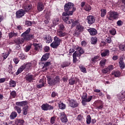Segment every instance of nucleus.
Instances as JSON below:
<instances>
[{"mask_svg": "<svg viewBox=\"0 0 125 125\" xmlns=\"http://www.w3.org/2000/svg\"><path fill=\"white\" fill-rule=\"evenodd\" d=\"M64 12L62 14V19L63 21L66 22L68 20V17L72 16L74 14V12L76 11V7L74 3L68 2L64 5Z\"/></svg>", "mask_w": 125, "mask_h": 125, "instance_id": "obj_1", "label": "nucleus"}, {"mask_svg": "<svg viewBox=\"0 0 125 125\" xmlns=\"http://www.w3.org/2000/svg\"><path fill=\"white\" fill-rule=\"evenodd\" d=\"M31 32V28H28L21 35V37L23 38H18L14 41L15 43L17 44H22L24 42V41H31V40H34L35 38V35L34 34H30Z\"/></svg>", "mask_w": 125, "mask_h": 125, "instance_id": "obj_2", "label": "nucleus"}, {"mask_svg": "<svg viewBox=\"0 0 125 125\" xmlns=\"http://www.w3.org/2000/svg\"><path fill=\"white\" fill-rule=\"evenodd\" d=\"M47 81L50 86H53L54 85H55L56 83H60V78L58 76H56L55 78L48 76H47Z\"/></svg>", "mask_w": 125, "mask_h": 125, "instance_id": "obj_3", "label": "nucleus"}, {"mask_svg": "<svg viewBox=\"0 0 125 125\" xmlns=\"http://www.w3.org/2000/svg\"><path fill=\"white\" fill-rule=\"evenodd\" d=\"M106 18L109 21H114V20H117L119 18V13L118 12L111 11L109 12L108 15L106 16Z\"/></svg>", "mask_w": 125, "mask_h": 125, "instance_id": "obj_4", "label": "nucleus"}, {"mask_svg": "<svg viewBox=\"0 0 125 125\" xmlns=\"http://www.w3.org/2000/svg\"><path fill=\"white\" fill-rule=\"evenodd\" d=\"M82 103L83 106L86 105V102H90L92 99V96H88L87 98V93H83V97H82Z\"/></svg>", "mask_w": 125, "mask_h": 125, "instance_id": "obj_5", "label": "nucleus"}, {"mask_svg": "<svg viewBox=\"0 0 125 125\" xmlns=\"http://www.w3.org/2000/svg\"><path fill=\"white\" fill-rule=\"evenodd\" d=\"M62 42V40L57 36L54 38V42L50 44L51 47L52 48H57L60 45V42Z\"/></svg>", "mask_w": 125, "mask_h": 125, "instance_id": "obj_6", "label": "nucleus"}, {"mask_svg": "<svg viewBox=\"0 0 125 125\" xmlns=\"http://www.w3.org/2000/svg\"><path fill=\"white\" fill-rule=\"evenodd\" d=\"M84 30V27H83L81 23H79L76 25V29L74 31V34L76 36H79L83 32Z\"/></svg>", "mask_w": 125, "mask_h": 125, "instance_id": "obj_7", "label": "nucleus"}, {"mask_svg": "<svg viewBox=\"0 0 125 125\" xmlns=\"http://www.w3.org/2000/svg\"><path fill=\"white\" fill-rule=\"evenodd\" d=\"M22 7L25 13L29 12V11L32 9V4L30 3L29 1H25L23 4Z\"/></svg>", "mask_w": 125, "mask_h": 125, "instance_id": "obj_8", "label": "nucleus"}, {"mask_svg": "<svg viewBox=\"0 0 125 125\" xmlns=\"http://www.w3.org/2000/svg\"><path fill=\"white\" fill-rule=\"evenodd\" d=\"M63 22H65L66 24H72V27H75V26H77V25H78V24H80L79 20L74 21L73 19H70V17H68V19L66 20V21H63Z\"/></svg>", "mask_w": 125, "mask_h": 125, "instance_id": "obj_9", "label": "nucleus"}, {"mask_svg": "<svg viewBox=\"0 0 125 125\" xmlns=\"http://www.w3.org/2000/svg\"><path fill=\"white\" fill-rule=\"evenodd\" d=\"M68 106L71 107V108H77V107H79V103L76 100L71 99L68 100Z\"/></svg>", "mask_w": 125, "mask_h": 125, "instance_id": "obj_10", "label": "nucleus"}, {"mask_svg": "<svg viewBox=\"0 0 125 125\" xmlns=\"http://www.w3.org/2000/svg\"><path fill=\"white\" fill-rule=\"evenodd\" d=\"M25 14H26L25 11L23 9H21L16 11V17L18 19L22 18L23 16H24Z\"/></svg>", "mask_w": 125, "mask_h": 125, "instance_id": "obj_11", "label": "nucleus"}, {"mask_svg": "<svg viewBox=\"0 0 125 125\" xmlns=\"http://www.w3.org/2000/svg\"><path fill=\"white\" fill-rule=\"evenodd\" d=\"M60 119L62 122L66 124L68 122V119L67 118V115L65 114V112H62L60 113Z\"/></svg>", "mask_w": 125, "mask_h": 125, "instance_id": "obj_12", "label": "nucleus"}, {"mask_svg": "<svg viewBox=\"0 0 125 125\" xmlns=\"http://www.w3.org/2000/svg\"><path fill=\"white\" fill-rule=\"evenodd\" d=\"M42 109L43 111H50V110H53V106L51 105H49L48 104H43L42 105Z\"/></svg>", "mask_w": 125, "mask_h": 125, "instance_id": "obj_13", "label": "nucleus"}, {"mask_svg": "<svg viewBox=\"0 0 125 125\" xmlns=\"http://www.w3.org/2000/svg\"><path fill=\"white\" fill-rule=\"evenodd\" d=\"M76 51H77V57H81L83 53H84V50L83 49V47H80L78 46L76 48H75Z\"/></svg>", "mask_w": 125, "mask_h": 125, "instance_id": "obj_14", "label": "nucleus"}, {"mask_svg": "<svg viewBox=\"0 0 125 125\" xmlns=\"http://www.w3.org/2000/svg\"><path fill=\"white\" fill-rule=\"evenodd\" d=\"M86 21L89 25H92L95 22V17L92 15H89L87 17Z\"/></svg>", "mask_w": 125, "mask_h": 125, "instance_id": "obj_15", "label": "nucleus"}, {"mask_svg": "<svg viewBox=\"0 0 125 125\" xmlns=\"http://www.w3.org/2000/svg\"><path fill=\"white\" fill-rule=\"evenodd\" d=\"M114 70V66L110 65L107 66L106 68H104L102 70L103 74H110L111 71Z\"/></svg>", "mask_w": 125, "mask_h": 125, "instance_id": "obj_16", "label": "nucleus"}, {"mask_svg": "<svg viewBox=\"0 0 125 125\" xmlns=\"http://www.w3.org/2000/svg\"><path fill=\"white\" fill-rule=\"evenodd\" d=\"M68 82L69 84H70V85H74L75 83L76 84L77 83H79L80 82V79H79L77 77H74L69 79L68 80Z\"/></svg>", "mask_w": 125, "mask_h": 125, "instance_id": "obj_17", "label": "nucleus"}, {"mask_svg": "<svg viewBox=\"0 0 125 125\" xmlns=\"http://www.w3.org/2000/svg\"><path fill=\"white\" fill-rule=\"evenodd\" d=\"M44 9V4L42 1L38 2L37 3V10L39 12H41Z\"/></svg>", "mask_w": 125, "mask_h": 125, "instance_id": "obj_18", "label": "nucleus"}, {"mask_svg": "<svg viewBox=\"0 0 125 125\" xmlns=\"http://www.w3.org/2000/svg\"><path fill=\"white\" fill-rule=\"evenodd\" d=\"M25 79L27 82H28V83H32V81H34V75L28 74V75H26Z\"/></svg>", "mask_w": 125, "mask_h": 125, "instance_id": "obj_19", "label": "nucleus"}, {"mask_svg": "<svg viewBox=\"0 0 125 125\" xmlns=\"http://www.w3.org/2000/svg\"><path fill=\"white\" fill-rule=\"evenodd\" d=\"M91 36H96L97 35V30L94 28H90L87 29Z\"/></svg>", "mask_w": 125, "mask_h": 125, "instance_id": "obj_20", "label": "nucleus"}, {"mask_svg": "<svg viewBox=\"0 0 125 125\" xmlns=\"http://www.w3.org/2000/svg\"><path fill=\"white\" fill-rule=\"evenodd\" d=\"M57 35L60 38H63L67 36V32H64L63 30H59Z\"/></svg>", "mask_w": 125, "mask_h": 125, "instance_id": "obj_21", "label": "nucleus"}, {"mask_svg": "<svg viewBox=\"0 0 125 125\" xmlns=\"http://www.w3.org/2000/svg\"><path fill=\"white\" fill-rule=\"evenodd\" d=\"M49 55H50L49 53H45L44 55H43L41 59L42 62H45V61H46V60L49 58Z\"/></svg>", "mask_w": 125, "mask_h": 125, "instance_id": "obj_22", "label": "nucleus"}, {"mask_svg": "<svg viewBox=\"0 0 125 125\" xmlns=\"http://www.w3.org/2000/svg\"><path fill=\"white\" fill-rule=\"evenodd\" d=\"M24 70H25V64L21 65L20 67V68L18 69L17 72H16V75L18 76V75H19V74H21L22 71H24Z\"/></svg>", "mask_w": 125, "mask_h": 125, "instance_id": "obj_23", "label": "nucleus"}, {"mask_svg": "<svg viewBox=\"0 0 125 125\" xmlns=\"http://www.w3.org/2000/svg\"><path fill=\"white\" fill-rule=\"evenodd\" d=\"M45 83L44 82V80L43 79H41L40 80V84L37 85V88H42L43 86H44V84Z\"/></svg>", "mask_w": 125, "mask_h": 125, "instance_id": "obj_24", "label": "nucleus"}, {"mask_svg": "<svg viewBox=\"0 0 125 125\" xmlns=\"http://www.w3.org/2000/svg\"><path fill=\"white\" fill-rule=\"evenodd\" d=\"M44 40L46 41V42L47 43H50V42H52V39H51V36L50 35H45L43 37Z\"/></svg>", "mask_w": 125, "mask_h": 125, "instance_id": "obj_25", "label": "nucleus"}, {"mask_svg": "<svg viewBox=\"0 0 125 125\" xmlns=\"http://www.w3.org/2000/svg\"><path fill=\"white\" fill-rule=\"evenodd\" d=\"M24 123H25L24 120L16 119L15 120V124L16 125H24Z\"/></svg>", "mask_w": 125, "mask_h": 125, "instance_id": "obj_26", "label": "nucleus"}, {"mask_svg": "<svg viewBox=\"0 0 125 125\" xmlns=\"http://www.w3.org/2000/svg\"><path fill=\"white\" fill-rule=\"evenodd\" d=\"M111 75H114L115 78H119L121 76V72L119 71L113 70L111 73Z\"/></svg>", "mask_w": 125, "mask_h": 125, "instance_id": "obj_27", "label": "nucleus"}, {"mask_svg": "<svg viewBox=\"0 0 125 125\" xmlns=\"http://www.w3.org/2000/svg\"><path fill=\"white\" fill-rule=\"evenodd\" d=\"M118 99L120 101H124L125 99V91L122 93L121 95H118Z\"/></svg>", "mask_w": 125, "mask_h": 125, "instance_id": "obj_28", "label": "nucleus"}, {"mask_svg": "<svg viewBox=\"0 0 125 125\" xmlns=\"http://www.w3.org/2000/svg\"><path fill=\"white\" fill-rule=\"evenodd\" d=\"M9 84L10 85V87H15L16 86V81L10 79Z\"/></svg>", "mask_w": 125, "mask_h": 125, "instance_id": "obj_29", "label": "nucleus"}, {"mask_svg": "<svg viewBox=\"0 0 125 125\" xmlns=\"http://www.w3.org/2000/svg\"><path fill=\"white\" fill-rule=\"evenodd\" d=\"M17 117V112L16 111H13L10 115V119L11 120H14Z\"/></svg>", "mask_w": 125, "mask_h": 125, "instance_id": "obj_30", "label": "nucleus"}, {"mask_svg": "<svg viewBox=\"0 0 125 125\" xmlns=\"http://www.w3.org/2000/svg\"><path fill=\"white\" fill-rule=\"evenodd\" d=\"M28 109H29V106L26 105L22 108V112L23 116H26L28 114Z\"/></svg>", "mask_w": 125, "mask_h": 125, "instance_id": "obj_31", "label": "nucleus"}, {"mask_svg": "<svg viewBox=\"0 0 125 125\" xmlns=\"http://www.w3.org/2000/svg\"><path fill=\"white\" fill-rule=\"evenodd\" d=\"M10 97L11 98V99L13 98H16V96H17V93H16V91L14 90L10 92Z\"/></svg>", "mask_w": 125, "mask_h": 125, "instance_id": "obj_32", "label": "nucleus"}, {"mask_svg": "<svg viewBox=\"0 0 125 125\" xmlns=\"http://www.w3.org/2000/svg\"><path fill=\"white\" fill-rule=\"evenodd\" d=\"M31 67H32V63H27L24 64V69L26 72L30 70Z\"/></svg>", "mask_w": 125, "mask_h": 125, "instance_id": "obj_33", "label": "nucleus"}, {"mask_svg": "<svg viewBox=\"0 0 125 125\" xmlns=\"http://www.w3.org/2000/svg\"><path fill=\"white\" fill-rule=\"evenodd\" d=\"M101 11V17H105L106 13H107V10L105 9H102Z\"/></svg>", "mask_w": 125, "mask_h": 125, "instance_id": "obj_34", "label": "nucleus"}, {"mask_svg": "<svg viewBox=\"0 0 125 125\" xmlns=\"http://www.w3.org/2000/svg\"><path fill=\"white\" fill-rule=\"evenodd\" d=\"M83 9L84 10H85V11H88V12H89V11L91 10V6L89 5V4H86L83 7Z\"/></svg>", "mask_w": 125, "mask_h": 125, "instance_id": "obj_35", "label": "nucleus"}, {"mask_svg": "<svg viewBox=\"0 0 125 125\" xmlns=\"http://www.w3.org/2000/svg\"><path fill=\"white\" fill-rule=\"evenodd\" d=\"M77 57H78V55L77 54V51H75L73 54V63H76L77 61H78V60L77 59Z\"/></svg>", "mask_w": 125, "mask_h": 125, "instance_id": "obj_36", "label": "nucleus"}, {"mask_svg": "<svg viewBox=\"0 0 125 125\" xmlns=\"http://www.w3.org/2000/svg\"><path fill=\"white\" fill-rule=\"evenodd\" d=\"M109 50H105L104 52L101 53V55L102 57H105V56H107V55H109Z\"/></svg>", "mask_w": 125, "mask_h": 125, "instance_id": "obj_37", "label": "nucleus"}, {"mask_svg": "<svg viewBox=\"0 0 125 125\" xmlns=\"http://www.w3.org/2000/svg\"><path fill=\"white\" fill-rule=\"evenodd\" d=\"M59 107L62 110H65L66 109V104L63 103H61L59 104Z\"/></svg>", "mask_w": 125, "mask_h": 125, "instance_id": "obj_38", "label": "nucleus"}, {"mask_svg": "<svg viewBox=\"0 0 125 125\" xmlns=\"http://www.w3.org/2000/svg\"><path fill=\"white\" fill-rule=\"evenodd\" d=\"M17 36H18V33L10 32V33H9V39H11L13 38V37H17Z\"/></svg>", "mask_w": 125, "mask_h": 125, "instance_id": "obj_39", "label": "nucleus"}, {"mask_svg": "<svg viewBox=\"0 0 125 125\" xmlns=\"http://www.w3.org/2000/svg\"><path fill=\"white\" fill-rule=\"evenodd\" d=\"M14 109L15 111H17L18 114H21V112H22V109H21V107L18 106H15L14 107Z\"/></svg>", "mask_w": 125, "mask_h": 125, "instance_id": "obj_40", "label": "nucleus"}, {"mask_svg": "<svg viewBox=\"0 0 125 125\" xmlns=\"http://www.w3.org/2000/svg\"><path fill=\"white\" fill-rule=\"evenodd\" d=\"M79 68L83 73H86V68H85L83 65L80 64L79 65Z\"/></svg>", "mask_w": 125, "mask_h": 125, "instance_id": "obj_41", "label": "nucleus"}, {"mask_svg": "<svg viewBox=\"0 0 125 125\" xmlns=\"http://www.w3.org/2000/svg\"><path fill=\"white\" fill-rule=\"evenodd\" d=\"M86 124L87 125H90V123H91V117L90 115H88L86 118Z\"/></svg>", "mask_w": 125, "mask_h": 125, "instance_id": "obj_42", "label": "nucleus"}, {"mask_svg": "<svg viewBox=\"0 0 125 125\" xmlns=\"http://www.w3.org/2000/svg\"><path fill=\"white\" fill-rule=\"evenodd\" d=\"M45 20L44 21V22L45 24H48L49 23V21L50 20V19L49 18V16L45 15Z\"/></svg>", "mask_w": 125, "mask_h": 125, "instance_id": "obj_43", "label": "nucleus"}, {"mask_svg": "<svg viewBox=\"0 0 125 125\" xmlns=\"http://www.w3.org/2000/svg\"><path fill=\"white\" fill-rule=\"evenodd\" d=\"M97 42V38L96 37H94L91 38V43L92 44H96Z\"/></svg>", "mask_w": 125, "mask_h": 125, "instance_id": "obj_44", "label": "nucleus"}, {"mask_svg": "<svg viewBox=\"0 0 125 125\" xmlns=\"http://www.w3.org/2000/svg\"><path fill=\"white\" fill-rule=\"evenodd\" d=\"M100 59H99V56H96L95 57H94L93 58H92L91 59V61H92V62H97V61H99Z\"/></svg>", "mask_w": 125, "mask_h": 125, "instance_id": "obj_45", "label": "nucleus"}, {"mask_svg": "<svg viewBox=\"0 0 125 125\" xmlns=\"http://www.w3.org/2000/svg\"><path fill=\"white\" fill-rule=\"evenodd\" d=\"M55 120H56L55 117H52L50 119V124H51V125H54V124H55Z\"/></svg>", "mask_w": 125, "mask_h": 125, "instance_id": "obj_46", "label": "nucleus"}, {"mask_svg": "<svg viewBox=\"0 0 125 125\" xmlns=\"http://www.w3.org/2000/svg\"><path fill=\"white\" fill-rule=\"evenodd\" d=\"M109 33L112 36H115V35H116V29H112L109 30Z\"/></svg>", "mask_w": 125, "mask_h": 125, "instance_id": "obj_47", "label": "nucleus"}, {"mask_svg": "<svg viewBox=\"0 0 125 125\" xmlns=\"http://www.w3.org/2000/svg\"><path fill=\"white\" fill-rule=\"evenodd\" d=\"M34 45L35 46L34 49L35 50H39L40 49V44L38 43H34Z\"/></svg>", "mask_w": 125, "mask_h": 125, "instance_id": "obj_48", "label": "nucleus"}, {"mask_svg": "<svg viewBox=\"0 0 125 125\" xmlns=\"http://www.w3.org/2000/svg\"><path fill=\"white\" fill-rule=\"evenodd\" d=\"M119 48L120 50L125 51V44H120L119 45Z\"/></svg>", "mask_w": 125, "mask_h": 125, "instance_id": "obj_49", "label": "nucleus"}, {"mask_svg": "<svg viewBox=\"0 0 125 125\" xmlns=\"http://www.w3.org/2000/svg\"><path fill=\"white\" fill-rule=\"evenodd\" d=\"M70 63H62L61 64V66L62 67V68H65V67H68V66H70Z\"/></svg>", "mask_w": 125, "mask_h": 125, "instance_id": "obj_50", "label": "nucleus"}, {"mask_svg": "<svg viewBox=\"0 0 125 125\" xmlns=\"http://www.w3.org/2000/svg\"><path fill=\"white\" fill-rule=\"evenodd\" d=\"M56 96H58V93L55 92V91H53L51 94V97L54 98Z\"/></svg>", "mask_w": 125, "mask_h": 125, "instance_id": "obj_51", "label": "nucleus"}, {"mask_svg": "<svg viewBox=\"0 0 125 125\" xmlns=\"http://www.w3.org/2000/svg\"><path fill=\"white\" fill-rule=\"evenodd\" d=\"M105 42L107 43H111L112 42V39L111 37H108L106 39Z\"/></svg>", "mask_w": 125, "mask_h": 125, "instance_id": "obj_52", "label": "nucleus"}, {"mask_svg": "<svg viewBox=\"0 0 125 125\" xmlns=\"http://www.w3.org/2000/svg\"><path fill=\"white\" fill-rule=\"evenodd\" d=\"M44 50L45 52H48L49 50H50V48H49V46H45L44 47Z\"/></svg>", "mask_w": 125, "mask_h": 125, "instance_id": "obj_53", "label": "nucleus"}, {"mask_svg": "<svg viewBox=\"0 0 125 125\" xmlns=\"http://www.w3.org/2000/svg\"><path fill=\"white\" fill-rule=\"evenodd\" d=\"M64 29H65V26L63 25V24H61L60 25V30L59 31H63Z\"/></svg>", "mask_w": 125, "mask_h": 125, "instance_id": "obj_54", "label": "nucleus"}, {"mask_svg": "<svg viewBox=\"0 0 125 125\" xmlns=\"http://www.w3.org/2000/svg\"><path fill=\"white\" fill-rule=\"evenodd\" d=\"M123 24H124V22L121 20L118 21L117 22V25H118V26H122Z\"/></svg>", "mask_w": 125, "mask_h": 125, "instance_id": "obj_55", "label": "nucleus"}, {"mask_svg": "<svg viewBox=\"0 0 125 125\" xmlns=\"http://www.w3.org/2000/svg\"><path fill=\"white\" fill-rule=\"evenodd\" d=\"M31 47H32L31 45L26 46L25 47V51H26V52H28V51H29L30 49H31Z\"/></svg>", "mask_w": 125, "mask_h": 125, "instance_id": "obj_56", "label": "nucleus"}, {"mask_svg": "<svg viewBox=\"0 0 125 125\" xmlns=\"http://www.w3.org/2000/svg\"><path fill=\"white\" fill-rule=\"evenodd\" d=\"M119 66H120V69H125V63H119Z\"/></svg>", "mask_w": 125, "mask_h": 125, "instance_id": "obj_57", "label": "nucleus"}, {"mask_svg": "<svg viewBox=\"0 0 125 125\" xmlns=\"http://www.w3.org/2000/svg\"><path fill=\"white\" fill-rule=\"evenodd\" d=\"M25 24L26 25H27V26H32V21H25Z\"/></svg>", "mask_w": 125, "mask_h": 125, "instance_id": "obj_58", "label": "nucleus"}, {"mask_svg": "<svg viewBox=\"0 0 125 125\" xmlns=\"http://www.w3.org/2000/svg\"><path fill=\"white\" fill-rule=\"evenodd\" d=\"M22 107H23V106H26V105H28V101H22Z\"/></svg>", "mask_w": 125, "mask_h": 125, "instance_id": "obj_59", "label": "nucleus"}, {"mask_svg": "<svg viewBox=\"0 0 125 125\" xmlns=\"http://www.w3.org/2000/svg\"><path fill=\"white\" fill-rule=\"evenodd\" d=\"M20 58L22 60H24V59H26L24 55V54H21L20 55Z\"/></svg>", "mask_w": 125, "mask_h": 125, "instance_id": "obj_60", "label": "nucleus"}, {"mask_svg": "<svg viewBox=\"0 0 125 125\" xmlns=\"http://www.w3.org/2000/svg\"><path fill=\"white\" fill-rule=\"evenodd\" d=\"M16 105L18 106H20V107H22V102H17Z\"/></svg>", "mask_w": 125, "mask_h": 125, "instance_id": "obj_61", "label": "nucleus"}, {"mask_svg": "<svg viewBox=\"0 0 125 125\" xmlns=\"http://www.w3.org/2000/svg\"><path fill=\"white\" fill-rule=\"evenodd\" d=\"M87 44V43L86 42L83 41H82L81 42V45H82V46H85V45H86Z\"/></svg>", "mask_w": 125, "mask_h": 125, "instance_id": "obj_62", "label": "nucleus"}, {"mask_svg": "<svg viewBox=\"0 0 125 125\" xmlns=\"http://www.w3.org/2000/svg\"><path fill=\"white\" fill-rule=\"evenodd\" d=\"M13 61L15 63H19V59L18 58H15L13 59Z\"/></svg>", "mask_w": 125, "mask_h": 125, "instance_id": "obj_63", "label": "nucleus"}, {"mask_svg": "<svg viewBox=\"0 0 125 125\" xmlns=\"http://www.w3.org/2000/svg\"><path fill=\"white\" fill-rule=\"evenodd\" d=\"M118 58H119V57L117 55H114L112 57V59L114 61H116L118 59Z\"/></svg>", "mask_w": 125, "mask_h": 125, "instance_id": "obj_64", "label": "nucleus"}]
</instances>
